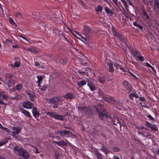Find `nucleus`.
Wrapping results in <instances>:
<instances>
[{"mask_svg": "<svg viewBox=\"0 0 159 159\" xmlns=\"http://www.w3.org/2000/svg\"><path fill=\"white\" fill-rule=\"evenodd\" d=\"M98 106L99 107H98L96 105L94 106V107H95L97 111L99 113V117L103 120H105L109 119L113 125H116V124L115 123L113 120L114 116H112L108 115L107 114V111L101 107L102 104H99Z\"/></svg>", "mask_w": 159, "mask_h": 159, "instance_id": "obj_1", "label": "nucleus"}, {"mask_svg": "<svg viewBox=\"0 0 159 159\" xmlns=\"http://www.w3.org/2000/svg\"><path fill=\"white\" fill-rule=\"evenodd\" d=\"M15 153L19 156H21L26 159L29 158L30 157L29 152L20 146H16L14 148Z\"/></svg>", "mask_w": 159, "mask_h": 159, "instance_id": "obj_2", "label": "nucleus"}, {"mask_svg": "<svg viewBox=\"0 0 159 159\" xmlns=\"http://www.w3.org/2000/svg\"><path fill=\"white\" fill-rule=\"evenodd\" d=\"M59 98L58 97H55L51 98H48L47 99V102L49 104H53V107L54 108H57V102L59 100Z\"/></svg>", "mask_w": 159, "mask_h": 159, "instance_id": "obj_3", "label": "nucleus"}, {"mask_svg": "<svg viewBox=\"0 0 159 159\" xmlns=\"http://www.w3.org/2000/svg\"><path fill=\"white\" fill-rule=\"evenodd\" d=\"M57 133L60 134L62 137L64 136L68 137H70L73 135L72 133L69 130L64 129L62 130H59L57 131Z\"/></svg>", "mask_w": 159, "mask_h": 159, "instance_id": "obj_4", "label": "nucleus"}, {"mask_svg": "<svg viewBox=\"0 0 159 159\" xmlns=\"http://www.w3.org/2000/svg\"><path fill=\"white\" fill-rule=\"evenodd\" d=\"M102 98L105 101L111 103L115 104L116 103V105L118 103L117 102H116L114 98L109 95L107 94L103 95Z\"/></svg>", "mask_w": 159, "mask_h": 159, "instance_id": "obj_5", "label": "nucleus"}, {"mask_svg": "<svg viewBox=\"0 0 159 159\" xmlns=\"http://www.w3.org/2000/svg\"><path fill=\"white\" fill-rule=\"evenodd\" d=\"M79 111H82L84 113L87 115H90L91 114L90 108L86 106H79L77 108Z\"/></svg>", "mask_w": 159, "mask_h": 159, "instance_id": "obj_6", "label": "nucleus"}, {"mask_svg": "<svg viewBox=\"0 0 159 159\" xmlns=\"http://www.w3.org/2000/svg\"><path fill=\"white\" fill-rule=\"evenodd\" d=\"M123 84L125 88L129 91L128 93H130V92H133L134 91V89H133L131 85L128 81H124L123 83Z\"/></svg>", "mask_w": 159, "mask_h": 159, "instance_id": "obj_7", "label": "nucleus"}, {"mask_svg": "<svg viewBox=\"0 0 159 159\" xmlns=\"http://www.w3.org/2000/svg\"><path fill=\"white\" fill-rule=\"evenodd\" d=\"M82 32L83 34L85 36L89 37L91 33V30L89 27L85 25L83 27Z\"/></svg>", "mask_w": 159, "mask_h": 159, "instance_id": "obj_8", "label": "nucleus"}, {"mask_svg": "<svg viewBox=\"0 0 159 159\" xmlns=\"http://www.w3.org/2000/svg\"><path fill=\"white\" fill-rule=\"evenodd\" d=\"M113 36L116 37L120 41L123 43L125 42L126 39L125 38V36L121 34L120 33L118 32L116 34L113 35Z\"/></svg>", "mask_w": 159, "mask_h": 159, "instance_id": "obj_9", "label": "nucleus"}, {"mask_svg": "<svg viewBox=\"0 0 159 159\" xmlns=\"http://www.w3.org/2000/svg\"><path fill=\"white\" fill-rule=\"evenodd\" d=\"M87 86L89 87L90 90L92 91H93L96 90V87L93 81L88 79L87 80Z\"/></svg>", "mask_w": 159, "mask_h": 159, "instance_id": "obj_10", "label": "nucleus"}, {"mask_svg": "<svg viewBox=\"0 0 159 159\" xmlns=\"http://www.w3.org/2000/svg\"><path fill=\"white\" fill-rule=\"evenodd\" d=\"M107 64L108 66L107 68L108 71L111 73H113L115 71V69L113 66V62L112 61H110L107 63Z\"/></svg>", "mask_w": 159, "mask_h": 159, "instance_id": "obj_11", "label": "nucleus"}, {"mask_svg": "<svg viewBox=\"0 0 159 159\" xmlns=\"http://www.w3.org/2000/svg\"><path fill=\"white\" fill-rule=\"evenodd\" d=\"M23 107L26 109H31L34 107L32 103L29 101H26L22 104Z\"/></svg>", "mask_w": 159, "mask_h": 159, "instance_id": "obj_12", "label": "nucleus"}, {"mask_svg": "<svg viewBox=\"0 0 159 159\" xmlns=\"http://www.w3.org/2000/svg\"><path fill=\"white\" fill-rule=\"evenodd\" d=\"M32 112L33 116L36 118L39 116V113L37 111V108L36 107H34L32 110Z\"/></svg>", "mask_w": 159, "mask_h": 159, "instance_id": "obj_13", "label": "nucleus"}, {"mask_svg": "<svg viewBox=\"0 0 159 159\" xmlns=\"http://www.w3.org/2000/svg\"><path fill=\"white\" fill-rule=\"evenodd\" d=\"M53 142L57 144V145L60 146H66L68 144L67 143L63 140H61L58 142L54 141Z\"/></svg>", "mask_w": 159, "mask_h": 159, "instance_id": "obj_14", "label": "nucleus"}, {"mask_svg": "<svg viewBox=\"0 0 159 159\" xmlns=\"http://www.w3.org/2000/svg\"><path fill=\"white\" fill-rule=\"evenodd\" d=\"M12 129L13 130L12 133L13 135L18 134L20 133V131L19 128L18 127L13 126L12 127Z\"/></svg>", "mask_w": 159, "mask_h": 159, "instance_id": "obj_15", "label": "nucleus"}, {"mask_svg": "<svg viewBox=\"0 0 159 159\" xmlns=\"http://www.w3.org/2000/svg\"><path fill=\"white\" fill-rule=\"evenodd\" d=\"M65 98L70 100L73 99L74 98V94L71 93H69L64 96Z\"/></svg>", "mask_w": 159, "mask_h": 159, "instance_id": "obj_16", "label": "nucleus"}, {"mask_svg": "<svg viewBox=\"0 0 159 159\" xmlns=\"http://www.w3.org/2000/svg\"><path fill=\"white\" fill-rule=\"evenodd\" d=\"M135 97V98H138L139 97V96L137 94V93L135 92V90H134V91L133 92H132V93H130L129 95V98L133 100V97Z\"/></svg>", "mask_w": 159, "mask_h": 159, "instance_id": "obj_17", "label": "nucleus"}, {"mask_svg": "<svg viewBox=\"0 0 159 159\" xmlns=\"http://www.w3.org/2000/svg\"><path fill=\"white\" fill-rule=\"evenodd\" d=\"M27 50L34 54L37 53L38 51V48L36 47L29 48H27Z\"/></svg>", "mask_w": 159, "mask_h": 159, "instance_id": "obj_18", "label": "nucleus"}, {"mask_svg": "<svg viewBox=\"0 0 159 159\" xmlns=\"http://www.w3.org/2000/svg\"><path fill=\"white\" fill-rule=\"evenodd\" d=\"M100 150L104 152L106 155L108 153L110 152L108 148L104 145H102V148L100 149Z\"/></svg>", "mask_w": 159, "mask_h": 159, "instance_id": "obj_19", "label": "nucleus"}, {"mask_svg": "<svg viewBox=\"0 0 159 159\" xmlns=\"http://www.w3.org/2000/svg\"><path fill=\"white\" fill-rule=\"evenodd\" d=\"M21 112L25 115L26 116L31 118L32 116H31L30 113L28 111L25 110L24 108H22L20 109Z\"/></svg>", "mask_w": 159, "mask_h": 159, "instance_id": "obj_20", "label": "nucleus"}, {"mask_svg": "<svg viewBox=\"0 0 159 159\" xmlns=\"http://www.w3.org/2000/svg\"><path fill=\"white\" fill-rule=\"evenodd\" d=\"M98 78L99 80L101 83L103 84L105 82L106 77L105 75H101L99 76Z\"/></svg>", "mask_w": 159, "mask_h": 159, "instance_id": "obj_21", "label": "nucleus"}, {"mask_svg": "<svg viewBox=\"0 0 159 159\" xmlns=\"http://www.w3.org/2000/svg\"><path fill=\"white\" fill-rule=\"evenodd\" d=\"M105 10L106 12V13L108 14L110 16H112L113 14V13L112 12L111 10L108 7H106L105 8Z\"/></svg>", "mask_w": 159, "mask_h": 159, "instance_id": "obj_22", "label": "nucleus"}, {"mask_svg": "<svg viewBox=\"0 0 159 159\" xmlns=\"http://www.w3.org/2000/svg\"><path fill=\"white\" fill-rule=\"evenodd\" d=\"M141 53L136 48H135V51L134 52V53H133L132 55L134 57H137V56L139 55H141Z\"/></svg>", "mask_w": 159, "mask_h": 159, "instance_id": "obj_23", "label": "nucleus"}, {"mask_svg": "<svg viewBox=\"0 0 159 159\" xmlns=\"http://www.w3.org/2000/svg\"><path fill=\"white\" fill-rule=\"evenodd\" d=\"M94 155L97 157V159H103L102 157V154L99 152H97L94 153Z\"/></svg>", "mask_w": 159, "mask_h": 159, "instance_id": "obj_24", "label": "nucleus"}, {"mask_svg": "<svg viewBox=\"0 0 159 159\" xmlns=\"http://www.w3.org/2000/svg\"><path fill=\"white\" fill-rule=\"evenodd\" d=\"M87 81L84 80H81L79 81L78 83V86L80 88L81 87L85 85L86 84Z\"/></svg>", "mask_w": 159, "mask_h": 159, "instance_id": "obj_25", "label": "nucleus"}, {"mask_svg": "<svg viewBox=\"0 0 159 159\" xmlns=\"http://www.w3.org/2000/svg\"><path fill=\"white\" fill-rule=\"evenodd\" d=\"M80 39H81V40L82 41L84 42H86V43H88L89 42V37H87V36H86V37H84L83 36H82L81 35L80 36Z\"/></svg>", "mask_w": 159, "mask_h": 159, "instance_id": "obj_26", "label": "nucleus"}, {"mask_svg": "<svg viewBox=\"0 0 159 159\" xmlns=\"http://www.w3.org/2000/svg\"><path fill=\"white\" fill-rule=\"evenodd\" d=\"M54 118L57 120H63V117L62 116L58 115L56 113Z\"/></svg>", "mask_w": 159, "mask_h": 159, "instance_id": "obj_27", "label": "nucleus"}, {"mask_svg": "<svg viewBox=\"0 0 159 159\" xmlns=\"http://www.w3.org/2000/svg\"><path fill=\"white\" fill-rule=\"evenodd\" d=\"M47 115H49L50 116L52 117L53 118L55 117L56 113L54 112H48L46 113Z\"/></svg>", "mask_w": 159, "mask_h": 159, "instance_id": "obj_28", "label": "nucleus"}, {"mask_svg": "<svg viewBox=\"0 0 159 159\" xmlns=\"http://www.w3.org/2000/svg\"><path fill=\"white\" fill-rule=\"evenodd\" d=\"M95 10L97 12H101L103 10V8L100 4H99L95 8Z\"/></svg>", "mask_w": 159, "mask_h": 159, "instance_id": "obj_29", "label": "nucleus"}, {"mask_svg": "<svg viewBox=\"0 0 159 159\" xmlns=\"http://www.w3.org/2000/svg\"><path fill=\"white\" fill-rule=\"evenodd\" d=\"M133 24L134 26L137 27L140 30H142L143 29V27L142 26L139 24H137V22L136 21H135L134 22Z\"/></svg>", "mask_w": 159, "mask_h": 159, "instance_id": "obj_30", "label": "nucleus"}, {"mask_svg": "<svg viewBox=\"0 0 159 159\" xmlns=\"http://www.w3.org/2000/svg\"><path fill=\"white\" fill-rule=\"evenodd\" d=\"M142 14L143 16H144L146 17V19L148 20L149 19V17L148 15L145 10H143Z\"/></svg>", "mask_w": 159, "mask_h": 159, "instance_id": "obj_31", "label": "nucleus"}, {"mask_svg": "<svg viewBox=\"0 0 159 159\" xmlns=\"http://www.w3.org/2000/svg\"><path fill=\"white\" fill-rule=\"evenodd\" d=\"M136 58L141 61H143L145 60V58L144 57L142 56L141 55H139L138 56H137Z\"/></svg>", "mask_w": 159, "mask_h": 159, "instance_id": "obj_32", "label": "nucleus"}, {"mask_svg": "<svg viewBox=\"0 0 159 159\" xmlns=\"http://www.w3.org/2000/svg\"><path fill=\"white\" fill-rule=\"evenodd\" d=\"M149 127L154 131H156L157 130V128L156 126L155 125L152 124Z\"/></svg>", "mask_w": 159, "mask_h": 159, "instance_id": "obj_33", "label": "nucleus"}, {"mask_svg": "<svg viewBox=\"0 0 159 159\" xmlns=\"http://www.w3.org/2000/svg\"><path fill=\"white\" fill-rule=\"evenodd\" d=\"M15 16L18 18H22V15L19 12H16L15 13Z\"/></svg>", "mask_w": 159, "mask_h": 159, "instance_id": "obj_34", "label": "nucleus"}, {"mask_svg": "<svg viewBox=\"0 0 159 159\" xmlns=\"http://www.w3.org/2000/svg\"><path fill=\"white\" fill-rule=\"evenodd\" d=\"M111 29L113 35H114L118 32L116 30L115 27L113 26H112L111 27Z\"/></svg>", "mask_w": 159, "mask_h": 159, "instance_id": "obj_35", "label": "nucleus"}, {"mask_svg": "<svg viewBox=\"0 0 159 159\" xmlns=\"http://www.w3.org/2000/svg\"><path fill=\"white\" fill-rule=\"evenodd\" d=\"M16 89L17 90H19L20 89H21L22 87V84H17L16 86Z\"/></svg>", "mask_w": 159, "mask_h": 159, "instance_id": "obj_36", "label": "nucleus"}, {"mask_svg": "<svg viewBox=\"0 0 159 159\" xmlns=\"http://www.w3.org/2000/svg\"><path fill=\"white\" fill-rule=\"evenodd\" d=\"M154 4L157 7L159 10V0H154Z\"/></svg>", "mask_w": 159, "mask_h": 159, "instance_id": "obj_37", "label": "nucleus"}, {"mask_svg": "<svg viewBox=\"0 0 159 159\" xmlns=\"http://www.w3.org/2000/svg\"><path fill=\"white\" fill-rule=\"evenodd\" d=\"M29 97V99L32 101H33L34 100V95L33 94L29 93L28 94Z\"/></svg>", "mask_w": 159, "mask_h": 159, "instance_id": "obj_38", "label": "nucleus"}, {"mask_svg": "<svg viewBox=\"0 0 159 159\" xmlns=\"http://www.w3.org/2000/svg\"><path fill=\"white\" fill-rule=\"evenodd\" d=\"M37 78L38 79V83H40L41 82L42 80V76L40 75H38L37 76Z\"/></svg>", "mask_w": 159, "mask_h": 159, "instance_id": "obj_39", "label": "nucleus"}, {"mask_svg": "<svg viewBox=\"0 0 159 159\" xmlns=\"http://www.w3.org/2000/svg\"><path fill=\"white\" fill-rule=\"evenodd\" d=\"M122 2L123 3L124 6L125 7V8L126 9L127 11H128V8H129V7L127 5L126 1L124 0Z\"/></svg>", "mask_w": 159, "mask_h": 159, "instance_id": "obj_40", "label": "nucleus"}, {"mask_svg": "<svg viewBox=\"0 0 159 159\" xmlns=\"http://www.w3.org/2000/svg\"><path fill=\"white\" fill-rule=\"evenodd\" d=\"M14 66L16 67H19L20 66V62L18 61H16L14 63Z\"/></svg>", "mask_w": 159, "mask_h": 159, "instance_id": "obj_41", "label": "nucleus"}, {"mask_svg": "<svg viewBox=\"0 0 159 159\" xmlns=\"http://www.w3.org/2000/svg\"><path fill=\"white\" fill-rule=\"evenodd\" d=\"M48 87L47 84L44 85L43 87L40 88V90L42 91H44Z\"/></svg>", "mask_w": 159, "mask_h": 159, "instance_id": "obj_42", "label": "nucleus"}, {"mask_svg": "<svg viewBox=\"0 0 159 159\" xmlns=\"http://www.w3.org/2000/svg\"><path fill=\"white\" fill-rule=\"evenodd\" d=\"M9 21L11 24L15 25V26H16V24L11 18L10 17L9 18Z\"/></svg>", "mask_w": 159, "mask_h": 159, "instance_id": "obj_43", "label": "nucleus"}, {"mask_svg": "<svg viewBox=\"0 0 159 159\" xmlns=\"http://www.w3.org/2000/svg\"><path fill=\"white\" fill-rule=\"evenodd\" d=\"M92 152H94L95 153L97 152H99L98 149L95 148L93 147L92 146L90 147Z\"/></svg>", "mask_w": 159, "mask_h": 159, "instance_id": "obj_44", "label": "nucleus"}, {"mask_svg": "<svg viewBox=\"0 0 159 159\" xmlns=\"http://www.w3.org/2000/svg\"><path fill=\"white\" fill-rule=\"evenodd\" d=\"M136 128L138 129L139 130H142L143 129H147V128L145 127H144L141 126H136Z\"/></svg>", "mask_w": 159, "mask_h": 159, "instance_id": "obj_45", "label": "nucleus"}, {"mask_svg": "<svg viewBox=\"0 0 159 159\" xmlns=\"http://www.w3.org/2000/svg\"><path fill=\"white\" fill-rule=\"evenodd\" d=\"M135 48H133L131 47H129V48L128 49L130 51L132 54L133 53H134V52L135 51Z\"/></svg>", "mask_w": 159, "mask_h": 159, "instance_id": "obj_46", "label": "nucleus"}, {"mask_svg": "<svg viewBox=\"0 0 159 159\" xmlns=\"http://www.w3.org/2000/svg\"><path fill=\"white\" fill-rule=\"evenodd\" d=\"M113 150L115 152H118L120 151V149L117 147H115L113 148Z\"/></svg>", "mask_w": 159, "mask_h": 159, "instance_id": "obj_47", "label": "nucleus"}, {"mask_svg": "<svg viewBox=\"0 0 159 159\" xmlns=\"http://www.w3.org/2000/svg\"><path fill=\"white\" fill-rule=\"evenodd\" d=\"M2 129L6 131L8 133H9L10 132L9 129L7 128H5L3 127Z\"/></svg>", "mask_w": 159, "mask_h": 159, "instance_id": "obj_48", "label": "nucleus"}, {"mask_svg": "<svg viewBox=\"0 0 159 159\" xmlns=\"http://www.w3.org/2000/svg\"><path fill=\"white\" fill-rule=\"evenodd\" d=\"M7 143V142L5 140L0 141V147L5 144Z\"/></svg>", "mask_w": 159, "mask_h": 159, "instance_id": "obj_49", "label": "nucleus"}, {"mask_svg": "<svg viewBox=\"0 0 159 159\" xmlns=\"http://www.w3.org/2000/svg\"><path fill=\"white\" fill-rule=\"evenodd\" d=\"M132 0H127V2L129 3V4L134 7V6L132 2Z\"/></svg>", "mask_w": 159, "mask_h": 159, "instance_id": "obj_50", "label": "nucleus"}, {"mask_svg": "<svg viewBox=\"0 0 159 159\" xmlns=\"http://www.w3.org/2000/svg\"><path fill=\"white\" fill-rule=\"evenodd\" d=\"M147 117L152 120L154 121L155 120V119L153 117L150 115H148L147 116Z\"/></svg>", "mask_w": 159, "mask_h": 159, "instance_id": "obj_51", "label": "nucleus"}, {"mask_svg": "<svg viewBox=\"0 0 159 159\" xmlns=\"http://www.w3.org/2000/svg\"><path fill=\"white\" fill-rule=\"evenodd\" d=\"M113 66H114L116 67V69H117L118 68L120 65L119 64H118L117 63L113 62Z\"/></svg>", "mask_w": 159, "mask_h": 159, "instance_id": "obj_52", "label": "nucleus"}, {"mask_svg": "<svg viewBox=\"0 0 159 159\" xmlns=\"http://www.w3.org/2000/svg\"><path fill=\"white\" fill-rule=\"evenodd\" d=\"M2 98L5 100L7 99V97L6 94H3L2 96Z\"/></svg>", "mask_w": 159, "mask_h": 159, "instance_id": "obj_53", "label": "nucleus"}, {"mask_svg": "<svg viewBox=\"0 0 159 159\" xmlns=\"http://www.w3.org/2000/svg\"><path fill=\"white\" fill-rule=\"evenodd\" d=\"M67 62V59L66 58H64L62 61V64L64 65Z\"/></svg>", "mask_w": 159, "mask_h": 159, "instance_id": "obj_54", "label": "nucleus"}, {"mask_svg": "<svg viewBox=\"0 0 159 159\" xmlns=\"http://www.w3.org/2000/svg\"><path fill=\"white\" fill-rule=\"evenodd\" d=\"M127 39H126V41H125V42H123V43H125L126 45V46L128 48V49L129 48V47H131V46H130V44H128L127 43Z\"/></svg>", "mask_w": 159, "mask_h": 159, "instance_id": "obj_55", "label": "nucleus"}, {"mask_svg": "<svg viewBox=\"0 0 159 159\" xmlns=\"http://www.w3.org/2000/svg\"><path fill=\"white\" fill-rule=\"evenodd\" d=\"M78 72L79 74L82 75H84L85 73V71H81L80 70H78Z\"/></svg>", "mask_w": 159, "mask_h": 159, "instance_id": "obj_56", "label": "nucleus"}, {"mask_svg": "<svg viewBox=\"0 0 159 159\" xmlns=\"http://www.w3.org/2000/svg\"><path fill=\"white\" fill-rule=\"evenodd\" d=\"M145 65L147 66L149 68L151 67V66H151V65L148 62H145Z\"/></svg>", "mask_w": 159, "mask_h": 159, "instance_id": "obj_57", "label": "nucleus"}, {"mask_svg": "<svg viewBox=\"0 0 159 159\" xmlns=\"http://www.w3.org/2000/svg\"><path fill=\"white\" fill-rule=\"evenodd\" d=\"M139 100L141 102H144L145 100V99L143 97H140L139 98Z\"/></svg>", "mask_w": 159, "mask_h": 159, "instance_id": "obj_58", "label": "nucleus"}, {"mask_svg": "<svg viewBox=\"0 0 159 159\" xmlns=\"http://www.w3.org/2000/svg\"><path fill=\"white\" fill-rule=\"evenodd\" d=\"M150 68H151V69H152V71L154 72V73H156V70L153 67H152V66H151V67H150Z\"/></svg>", "mask_w": 159, "mask_h": 159, "instance_id": "obj_59", "label": "nucleus"}, {"mask_svg": "<svg viewBox=\"0 0 159 159\" xmlns=\"http://www.w3.org/2000/svg\"><path fill=\"white\" fill-rule=\"evenodd\" d=\"M34 65L36 66H39V62L36 61L34 63Z\"/></svg>", "mask_w": 159, "mask_h": 159, "instance_id": "obj_60", "label": "nucleus"}, {"mask_svg": "<svg viewBox=\"0 0 159 159\" xmlns=\"http://www.w3.org/2000/svg\"><path fill=\"white\" fill-rule=\"evenodd\" d=\"M64 128L66 129H69V130H71L72 129V128L71 127H68L67 126H65L64 127Z\"/></svg>", "mask_w": 159, "mask_h": 159, "instance_id": "obj_61", "label": "nucleus"}, {"mask_svg": "<svg viewBox=\"0 0 159 159\" xmlns=\"http://www.w3.org/2000/svg\"><path fill=\"white\" fill-rule=\"evenodd\" d=\"M113 159H120V158L117 156L114 155L113 157Z\"/></svg>", "mask_w": 159, "mask_h": 159, "instance_id": "obj_62", "label": "nucleus"}, {"mask_svg": "<svg viewBox=\"0 0 159 159\" xmlns=\"http://www.w3.org/2000/svg\"><path fill=\"white\" fill-rule=\"evenodd\" d=\"M74 32L76 34H77V35H78V36H80V33H79L78 32H77V31H74Z\"/></svg>", "mask_w": 159, "mask_h": 159, "instance_id": "obj_63", "label": "nucleus"}, {"mask_svg": "<svg viewBox=\"0 0 159 159\" xmlns=\"http://www.w3.org/2000/svg\"><path fill=\"white\" fill-rule=\"evenodd\" d=\"M118 68H119L120 70H121L124 72H125V71L124 69H123L122 68H121L120 66H119Z\"/></svg>", "mask_w": 159, "mask_h": 159, "instance_id": "obj_64", "label": "nucleus"}]
</instances>
